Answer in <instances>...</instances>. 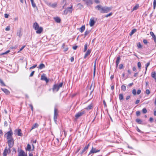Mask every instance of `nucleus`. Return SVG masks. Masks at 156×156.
Listing matches in <instances>:
<instances>
[{
  "label": "nucleus",
  "mask_w": 156,
  "mask_h": 156,
  "mask_svg": "<svg viewBox=\"0 0 156 156\" xmlns=\"http://www.w3.org/2000/svg\"><path fill=\"white\" fill-rule=\"evenodd\" d=\"M95 8L102 13H107L111 10L112 9V7H103L101 5H97Z\"/></svg>",
  "instance_id": "obj_1"
},
{
  "label": "nucleus",
  "mask_w": 156,
  "mask_h": 156,
  "mask_svg": "<svg viewBox=\"0 0 156 156\" xmlns=\"http://www.w3.org/2000/svg\"><path fill=\"white\" fill-rule=\"evenodd\" d=\"M8 142L9 147V153H10L11 152L10 149L12 147L14 144V141L13 139L8 140Z\"/></svg>",
  "instance_id": "obj_2"
},
{
  "label": "nucleus",
  "mask_w": 156,
  "mask_h": 156,
  "mask_svg": "<svg viewBox=\"0 0 156 156\" xmlns=\"http://www.w3.org/2000/svg\"><path fill=\"white\" fill-rule=\"evenodd\" d=\"M58 115V112L57 109L55 108L54 109V121L56 122L57 121V117Z\"/></svg>",
  "instance_id": "obj_3"
},
{
  "label": "nucleus",
  "mask_w": 156,
  "mask_h": 156,
  "mask_svg": "<svg viewBox=\"0 0 156 156\" xmlns=\"http://www.w3.org/2000/svg\"><path fill=\"white\" fill-rule=\"evenodd\" d=\"M72 7H70L67 8L64 11V14L66 15L69 12L70 13H71L72 11Z\"/></svg>",
  "instance_id": "obj_4"
},
{
  "label": "nucleus",
  "mask_w": 156,
  "mask_h": 156,
  "mask_svg": "<svg viewBox=\"0 0 156 156\" xmlns=\"http://www.w3.org/2000/svg\"><path fill=\"white\" fill-rule=\"evenodd\" d=\"M6 134L7 135V139L8 140L13 139L12 138V131H10L8 132Z\"/></svg>",
  "instance_id": "obj_5"
},
{
  "label": "nucleus",
  "mask_w": 156,
  "mask_h": 156,
  "mask_svg": "<svg viewBox=\"0 0 156 156\" xmlns=\"http://www.w3.org/2000/svg\"><path fill=\"white\" fill-rule=\"evenodd\" d=\"M84 113L85 112L84 111L79 112L76 114L75 117L76 119H78L80 116H82Z\"/></svg>",
  "instance_id": "obj_6"
},
{
  "label": "nucleus",
  "mask_w": 156,
  "mask_h": 156,
  "mask_svg": "<svg viewBox=\"0 0 156 156\" xmlns=\"http://www.w3.org/2000/svg\"><path fill=\"white\" fill-rule=\"evenodd\" d=\"M100 151V150H97L96 148H94L92 147V149L89 152V154L99 152Z\"/></svg>",
  "instance_id": "obj_7"
},
{
  "label": "nucleus",
  "mask_w": 156,
  "mask_h": 156,
  "mask_svg": "<svg viewBox=\"0 0 156 156\" xmlns=\"http://www.w3.org/2000/svg\"><path fill=\"white\" fill-rule=\"evenodd\" d=\"M95 23L94 18H91L90 20L89 24L90 27L93 26Z\"/></svg>",
  "instance_id": "obj_8"
},
{
  "label": "nucleus",
  "mask_w": 156,
  "mask_h": 156,
  "mask_svg": "<svg viewBox=\"0 0 156 156\" xmlns=\"http://www.w3.org/2000/svg\"><path fill=\"white\" fill-rule=\"evenodd\" d=\"M39 27V25L37 23L35 22L34 23L33 27L35 30H37Z\"/></svg>",
  "instance_id": "obj_9"
},
{
  "label": "nucleus",
  "mask_w": 156,
  "mask_h": 156,
  "mask_svg": "<svg viewBox=\"0 0 156 156\" xmlns=\"http://www.w3.org/2000/svg\"><path fill=\"white\" fill-rule=\"evenodd\" d=\"M36 30V33L37 34H40L42 32L43 30V28L42 27H39V28Z\"/></svg>",
  "instance_id": "obj_10"
},
{
  "label": "nucleus",
  "mask_w": 156,
  "mask_h": 156,
  "mask_svg": "<svg viewBox=\"0 0 156 156\" xmlns=\"http://www.w3.org/2000/svg\"><path fill=\"white\" fill-rule=\"evenodd\" d=\"M59 89V88L57 84H55V85H54L52 88V90L53 91H58Z\"/></svg>",
  "instance_id": "obj_11"
},
{
  "label": "nucleus",
  "mask_w": 156,
  "mask_h": 156,
  "mask_svg": "<svg viewBox=\"0 0 156 156\" xmlns=\"http://www.w3.org/2000/svg\"><path fill=\"white\" fill-rule=\"evenodd\" d=\"M18 156H27V154H25L24 151L23 150H21Z\"/></svg>",
  "instance_id": "obj_12"
},
{
  "label": "nucleus",
  "mask_w": 156,
  "mask_h": 156,
  "mask_svg": "<svg viewBox=\"0 0 156 156\" xmlns=\"http://www.w3.org/2000/svg\"><path fill=\"white\" fill-rule=\"evenodd\" d=\"M121 59L120 56H118L117 57L116 60V67L118 66V65L120 62Z\"/></svg>",
  "instance_id": "obj_13"
},
{
  "label": "nucleus",
  "mask_w": 156,
  "mask_h": 156,
  "mask_svg": "<svg viewBox=\"0 0 156 156\" xmlns=\"http://www.w3.org/2000/svg\"><path fill=\"white\" fill-rule=\"evenodd\" d=\"M41 80L45 81L47 83L48 81V79L44 75H42L41 76Z\"/></svg>",
  "instance_id": "obj_14"
},
{
  "label": "nucleus",
  "mask_w": 156,
  "mask_h": 156,
  "mask_svg": "<svg viewBox=\"0 0 156 156\" xmlns=\"http://www.w3.org/2000/svg\"><path fill=\"white\" fill-rule=\"evenodd\" d=\"M91 52V51L90 50H88L84 56V58H86L89 55Z\"/></svg>",
  "instance_id": "obj_15"
},
{
  "label": "nucleus",
  "mask_w": 156,
  "mask_h": 156,
  "mask_svg": "<svg viewBox=\"0 0 156 156\" xmlns=\"http://www.w3.org/2000/svg\"><path fill=\"white\" fill-rule=\"evenodd\" d=\"M1 90L3 91L5 94H8L9 93V91L7 89L5 88H1Z\"/></svg>",
  "instance_id": "obj_16"
},
{
  "label": "nucleus",
  "mask_w": 156,
  "mask_h": 156,
  "mask_svg": "<svg viewBox=\"0 0 156 156\" xmlns=\"http://www.w3.org/2000/svg\"><path fill=\"white\" fill-rule=\"evenodd\" d=\"M15 132H17V134L18 136H22V133H21V130L20 129H18V130H15Z\"/></svg>",
  "instance_id": "obj_17"
},
{
  "label": "nucleus",
  "mask_w": 156,
  "mask_h": 156,
  "mask_svg": "<svg viewBox=\"0 0 156 156\" xmlns=\"http://www.w3.org/2000/svg\"><path fill=\"white\" fill-rule=\"evenodd\" d=\"M54 20H55V21L58 23H59L61 22V19L60 18L58 17H54Z\"/></svg>",
  "instance_id": "obj_18"
},
{
  "label": "nucleus",
  "mask_w": 156,
  "mask_h": 156,
  "mask_svg": "<svg viewBox=\"0 0 156 156\" xmlns=\"http://www.w3.org/2000/svg\"><path fill=\"white\" fill-rule=\"evenodd\" d=\"M83 1L85 2L87 5L92 4V0H83Z\"/></svg>",
  "instance_id": "obj_19"
},
{
  "label": "nucleus",
  "mask_w": 156,
  "mask_h": 156,
  "mask_svg": "<svg viewBox=\"0 0 156 156\" xmlns=\"http://www.w3.org/2000/svg\"><path fill=\"white\" fill-rule=\"evenodd\" d=\"M45 67V65L43 63L41 64L38 67L39 69H41L43 68H44Z\"/></svg>",
  "instance_id": "obj_20"
},
{
  "label": "nucleus",
  "mask_w": 156,
  "mask_h": 156,
  "mask_svg": "<svg viewBox=\"0 0 156 156\" xmlns=\"http://www.w3.org/2000/svg\"><path fill=\"white\" fill-rule=\"evenodd\" d=\"M39 125L37 123H35L34 125H33L32 127V128L31 130L34 129L35 128H37L38 126Z\"/></svg>",
  "instance_id": "obj_21"
},
{
  "label": "nucleus",
  "mask_w": 156,
  "mask_h": 156,
  "mask_svg": "<svg viewBox=\"0 0 156 156\" xmlns=\"http://www.w3.org/2000/svg\"><path fill=\"white\" fill-rule=\"evenodd\" d=\"M93 107V104H91L90 105L86 108V109L88 110H89L91 109Z\"/></svg>",
  "instance_id": "obj_22"
},
{
  "label": "nucleus",
  "mask_w": 156,
  "mask_h": 156,
  "mask_svg": "<svg viewBox=\"0 0 156 156\" xmlns=\"http://www.w3.org/2000/svg\"><path fill=\"white\" fill-rule=\"evenodd\" d=\"M97 59L95 60L94 62V76L95 73V71H96V61Z\"/></svg>",
  "instance_id": "obj_23"
},
{
  "label": "nucleus",
  "mask_w": 156,
  "mask_h": 156,
  "mask_svg": "<svg viewBox=\"0 0 156 156\" xmlns=\"http://www.w3.org/2000/svg\"><path fill=\"white\" fill-rule=\"evenodd\" d=\"M85 29V27L84 26H83L82 27L80 28V32L82 33L83 32Z\"/></svg>",
  "instance_id": "obj_24"
},
{
  "label": "nucleus",
  "mask_w": 156,
  "mask_h": 156,
  "mask_svg": "<svg viewBox=\"0 0 156 156\" xmlns=\"http://www.w3.org/2000/svg\"><path fill=\"white\" fill-rule=\"evenodd\" d=\"M31 147L29 144L27 145V148H26V150L28 151H30L31 150Z\"/></svg>",
  "instance_id": "obj_25"
},
{
  "label": "nucleus",
  "mask_w": 156,
  "mask_h": 156,
  "mask_svg": "<svg viewBox=\"0 0 156 156\" xmlns=\"http://www.w3.org/2000/svg\"><path fill=\"white\" fill-rule=\"evenodd\" d=\"M30 1L31 3V4H32V6L34 8L36 7V5L35 3L34 2V0H30Z\"/></svg>",
  "instance_id": "obj_26"
},
{
  "label": "nucleus",
  "mask_w": 156,
  "mask_h": 156,
  "mask_svg": "<svg viewBox=\"0 0 156 156\" xmlns=\"http://www.w3.org/2000/svg\"><path fill=\"white\" fill-rule=\"evenodd\" d=\"M119 98L120 100L123 99V96L122 94H119Z\"/></svg>",
  "instance_id": "obj_27"
},
{
  "label": "nucleus",
  "mask_w": 156,
  "mask_h": 156,
  "mask_svg": "<svg viewBox=\"0 0 156 156\" xmlns=\"http://www.w3.org/2000/svg\"><path fill=\"white\" fill-rule=\"evenodd\" d=\"M57 5V4L56 3H55L53 4H51V5H50L49 6L53 8H55L56 6Z\"/></svg>",
  "instance_id": "obj_28"
},
{
  "label": "nucleus",
  "mask_w": 156,
  "mask_h": 156,
  "mask_svg": "<svg viewBox=\"0 0 156 156\" xmlns=\"http://www.w3.org/2000/svg\"><path fill=\"white\" fill-rule=\"evenodd\" d=\"M136 31V29H133V30H132L130 34V36H132L133 34Z\"/></svg>",
  "instance_id": "obj_29"
},
{
  "label": "nucleus",
  "mask_w": 156,
  "mask_h": 156,
  "mask_svg": "<svg viewBox=\"0 0 156 156\" xmlns=\"http://www.w3.org/2000/svg\"><path fill=\"white\" fill-rule=\"evenodd\" d=\"M151 77L153 78L156 77V73L155 72H153L151 73Z\"/></svg>",
  "instance_id": "obj_30"
},
{
  "label": "nucleus",
  "mask_w": 156,
  "mask_h": 156,
  "mask_svg": "<svg viewBox=\"0 0 156 156\" xmlns=\"http://www.w3.org/2000/svg\"><path fill=\"white\" fill-rule=\"evenodd\" d=\"M121 90L123 91H125L126 90V87L124 85H122L121 87Z\"/></svg>",
  "instance_id": "obj_31"
},
{
  "label": "nucleus",
  "mask_w": 156,
  "mask_h": 156,
  "mask_svg": "<svg viewBox=\"0 0 156 156\" xmlns=\"http://www.w3.org/2000/svg\"><path fill=\"white\" fill-rule=\"evenodd\" d=\"M136 122L140 124H141L142 122L141 120L139 119H136Z\"/></svg>",
  "instance_id": "obj_32"
},
{
  "label": "nucleus",
  "mask_w": 156,
  "mask_h": 156,
  "mask_svg": "<svg viewBox=\"0 0 156 156\" xmlns=\"http://www.w3.org/2000/svg\"><path fill=\"white\" fill-rule=\"evenodd\" d=\"M21 32L20 30L18 31L17 33V35L20 37L22 36Z\"/></svg>",
  "instance_id": "obj_33"
},
{
  "label": "nucleus",
  "mask_w": 156,
  "mask_h": 156,
  "mask_svg": "<svg viewBox=\"0 0 156 156\" xmlns=\"http://www.w3.org/2000/svg\"><path fill=\"white\" fill-rule=\"evenodd\" d=\"M8 152V150L7 149V148H6L3 152V154H5L6 155H7Z\"/></svg>",
  "instance_id": "obj_34"
},
{
  "label": "nucleus",
  "mask_w": 156,
  "mask_h": 156,
  "mask_svg": "<svg viewBox=\"0 0 156 156\" xmlns=\"http://www.w3.org/2000/svg\"><path fill=\"white\" fill-rule=\"evenodd\" d=\"M90 31V30H86L85 32V34H84L85 37L87 35H88Z\"/></svg>",
  "instance_id": "obj_35"
},
{
  "label": "nucleus",
  "mask_w": 156,
  "mask_h": 156,
  "mask_svg": "<svg viewBox=\"0 0 156 156\" xmlns=\"http://www.w3.org/2000/svg\"><path fill=\"white\" fill-rule=\"evenodd\" d=\"M149 65H150V62H148V63H147V64H146V69H145L146 70H145V74H146V71L147 70V67L149 66Z\"/></svg>",
  "instance_id": "obj_36"
},
{
  "label": "nucleus",
  "mask_w": 156,
  "mask_h": 156,
  "mask_svg": "<svg viewBox=\"0 0 156 156\" xmlns=\"http://www.w3.org/2000/svg\"><path fill=\"white\" fill-rule=\"evenodd\" d=\"M156 6V0H154L153 2V8L155 9Z\"/></svg>",
  "instance_id": "obj_37"
},
{
  "label": "nucleus",
  "mask_w": 156,
  "mask_h": 156,
  "mask_svg": "<svg viewBox=\"0 0 156 156\" xmlns=\"http://www.w3.org/2000/svg\"><path fill=\"white\" fill-rule=\"evenodd\" d=\"M150 35L153 38L156 37L154 34V33L152 32H150Z\"/></svg>",
  "instance_id": "obj_38"
},
{
  "label": "nucleus",
  "mask_w": 156,
  "mask_h": 156,
  "mask_svg": "<svg viewBox=\"0 0 156 156\" xmlns=\"http://www.w3.org/2000/svg\"><path fill=\"white\" fill-rule=\"evenodd\" d=\"M87 44H86L84 45V51H83L84 52H85L87 51Z\"/></svg>",
  "instance_id": "obj_39"
},
{
  "label": "nucleus",
  "mask_w": 156,
  "mask_h": 156,
  "mask_svg": "<svg viewBox=\"0 0 156 156\" xmlns=\"http://www.w3.org/2000/svg\"><path fill=\"white\" fill-rule=\"evenodd\" d=\"M137 66L138 67V68L139 69H141V63L140 62H139L137 63Z\"/></svg>",
  "instance_id": "obj_40"
},
{
  "label": "nucleus",
  "mask_w": 156,
  "mask_h": 156,
  "mask_svg": "<svg viewBox=\"0 0 156 156\" xmlns=\"http://www.w3.org/2000/svg\"><path fill=\"white\" fill-rule=\"evenodd\" d=\"M139 7V6L138 5H136L133 8V10H136Z\"/></svg>",
  "instance_id": "obj_41"
},
{
  "label": "nucleus",
  "mask_w": 156,
  "mask_h": 156,
  "mask_svg": "<svg viewBox=\"0 0 156 156\" xmlns=\"http://www.w3.org/2000/svg\"><path fill=\"white\" fill-rule=\"evenodd\" d=\"M132 93L134 95L136 94V91L135 89H133L132 91Z\"/></svg>",
  "instance_id": "obj_42"
},
{
  "label": "nucleus",
  "mask_w": 156,
  "mask_h": 156,
  "mask_svg": "<svg viewBox=\"0 0 156 156\" xmlns=\"http://www.w3.org/2000/svg\"><path fill=\"white\" fill-rule=\"evenodd\" d=\"M142 112H143V113H144V114L146 113V112H147V110L145 108H144L142 109Z\"/></svg>",
  "instance_id": "obj_43"
},
{
  "label": "nucleus",
  "mask_w": 156,
  "mask_h": 156,
  "mask_svg": "<svg viewBox=\"0 0 156 156\" xmlns=\"http://www.w3.org/2000/svg\"><path fill=\"white\" fill-rule=\"evenodd\" d=\"M44 2L45 3L49 6H50V5H51V3L47 1H44Z\"/></svg>",
  "instance_id": "obj_44"
},
{
  "label": "nucleus",
  "mask_w": 156,
  "mask_h": 156,
  "mask_svg": "<svg viewBox=\"0 0 156 156\" xmlns=\"http://www.w3.org/2000/svg\"><path fill=\"white\" fill-rule=\"evenodd\" d=\"M0 83H1L3 86H5V85L4 83L3 82V81L1 79H0Z\"/></svg>",
  "instance_id": "obj_45"
},
{
  "label": "nucleus",
  "mask_w": 156,
  "mask_h": 156,
  "mask_svg": "<svg viewBox=\"0 0 156 156\" xmlns=\"http://www.w3.org/2000/svg\"><path fill=\"white\" fill-rule=\"evenodd\" d=\"M0 83H1L3 86H5V85L4 83L3 82V81L1 79H0Z\"/></svg>",
  "instance_id": "obj_46"
},
{
  "label": "nucleus",
  "mask_w": 156,
  "mask_h": 156,
  "mask_svg": "<svg viewBox=\"0 0 156 156\" xmlns=\"http://www.w3.org/2000/svg\"><path fill=\"white\" fill-rule=\"evenodd\" d=\"M62 85H63V83H61L60 84H59L58 85V87L59 88H59L60 87H62Z\"/></svg>",
  "instance_id": "obj_47"
},
{
  "label": "nucleus",
  "mask_w": 156,
  "mask_h": 156,
  "mask_svg": "<svg viewBox=\"0 0 156 156\" xmlns=\"http://www.w3.org/2000/svg\"><path fill=\"white\" fill-rule=\"evenodd\" d=\"M87 148H86L85 147L82 150L81 153V154H82L83 153H84V152L87 150Z\"/></svg>",
  "instance_id": "obj_48"
},
{
  "label": "nucleus",
  "mask_w": 156,
  "mask_h": 156,
  "mask_svg": "<svg viewBox=\"0 0 156 156\" xmlns=\"http://www.w3.org/2000/svg\"><path fill=\"white\" fill-rule=\"evenodd\" d=\"M10 30V27L9 26H7L5 29V30L7 31L9 30Z\"/></svg>",
  "instance_id": "obj_49"
},
{
  "label": "nucleus",
  "mask_w": 156,
  "mask_h": 156,
  "mask_svg": "<svg viewBox=\"0 0 156 156\" xmlns=\"http://www.w3.org/2000/svg\"><path fill=\"white\" fill-rule=\"evenodd\" d=\"M137 46L138 47L140 48H141V47H142V45H141V44H140V43H139L137 45Z\"/></svg>",
  "instance_id": "obj_50"
},
{
  "label": "nucleus",
  "mask_w": 156,
  "mask_h": 156,
  "mask_svg": "<svg viewBox=\"0 0 156 156\" xmlns=\"http://www.w3.org/2000/svg\"><path fill=\"white\" fill-rule=\"evenodd\" d=\"M112 14V13L111 12L108 14H107L105 16V17H108L109 16H111Z\"/></svg>",
  "instance_id": "obj_51"
},
{
  "label": "nucleus",
  "mask_w": 156,
  "mask_h": 156,
  "mask_svg": "<svg viewBox=\"0 0 156 156\" xmlns=\"http://www.w3.org/2000/svg\"><path fill=\"white\" fill-rule=\"evenodd\" d=\"M136 115L137 116H138L140 115V112L139 111H137L136 112Z\"/></svg>",
  "instance_id": "obj_52"
},
{
  "label": "nucleus",
  "mask_w": 156,
  "mask_h": 156,
  "mask_svg": "<svg viewBox=\"0 0 156 156\" xmlns=\"http://www.w3.org/2000/svg\"><path fill=\"white\" fill-rule=\"evenodd\" d=\"M37 66V65L35 64V65H34L33 66H32L30 67V69H33L35 68Z\"/></svg>",
  "instance_id": "obj_53"
},
{
  "label": "nucleus",
  "mask_w": 156,
  "mask_h": 156,
  "mask_svg": "<svg viewBox=\"0 0 156 156\" xmlns=\"http://www.w3.org/2000/svg\"><path fill=\"white\" fill-rule=\"evenodd\" d=\"M119 68L120 69H122L123 68V65L122 64H120L119 65Z\"/></svg>",
  "instance_id": "obj_54"
},
{
  "label": "nucleus",
  "mask_w": 156,
  "mask_h": 156,
  "mask_svg": "<svg viewBox=\"0 0 156 156\" xmlns=\"http://www.w3.org/2000/svg\"><path fill=\"white\" fill-rule=\"evenodd\" d=\"M30 107L31 108V109L32 111H33V107L32 105V104L29 105Z\"/></svg>",
  "instance_id": "obj_55"
},
{
  "label": "nucleus",
  "mask_w": 156,
  "mask_h": 156,
  "mask_svg": "<svg viewBox=\"0 0 156 156\" xmlns=\"http://www.w3.org/2000/svg\"><path fill=\"white\" fill-rule=\"evenodd\" d=\"M146 93L147 94H149L150 93V91L149 90L147 89L146 91Z\"/></svg>",
  "instance_id": "obj_56"
},
{
  "label": "nucleus",
  "mask_w": 156,
  "mask_h": 156,
  "mask_svg": "<svg viewBox=\"0 0 156 156\" xmlns=\"http://www.w3.org/2000/svg\"><path fill=\"white\" fill-rule=\"evenodd\" d=\"M34 71H32L31 73V74H30V77L32 76H33V75H34Z\"/></svg>",
  "instance_id": "obj_57"
},
{
  "label": "nucleus",
  "mask_w": 156,
  "mask_h": 156,
  "mask_svg": "<svg viewBox=\"0 0 156 156\" xmlns=\"http://www.w3.org/2000/svg\"><path fill=\"white\" fill-rule=\"evenodd\" d=\"M141 92V90H138L137 92V94H139Z\"/></svg>",
  "instance_id": "obj_58"
},
{
  "label": "nucleus",
  "mask_w": 156,
  "mask_h": 156,
  "mask_svg": "<svg viewBox=\"0 0 156 156\" xmlns=\"http://www.w3.org/2000/svg\"><path fill=\"white\" fill-rule=\"evenodd\" d=\"M94 2L97 4H98L100 3V1L99 0H94Z\"/></svg>",
  "instance_id": "obj_59"
},
{
  "label": "nucleus",
  "mask_w": 156,
  "mask_h": 156,
  "mask_svg": "<svg viewBox=\"0 0 156 156\" xmlns=\"http://www.w3.org/2000/svg\"><path fill=\"white\" fill-rule=\"evenodd\" d=\"M143 42L145 44H147V41L146 40L144 39L143 40Z\"/></svg>",
  "instance_id": "obj_60"
},
{
  "label": "nucleus",
  "mask_w": 156,
  "mask_h": 156,
  "mask_svg": "<svg viewBox=\"0 0 156 156\" xmlns=\"http://www.w3.org/2000/svg\"><path fill=\"white\" fill-rule=\"evenodd\" d=\"M9 15L8 14H5V18H8V17H9Z\"/></svg>",
  "instance_id": "obj_61"
},
{
  "label": "nucleus",
  "mask_w": 156,
  "mask_h": 156,
  "mask_svg": "<svg viewBox=\"0 0 156 156\" xmlns=\"http://www.w3.org/2000/svg\"><path fill=\"white\" fill-rule=\"evenodd\" d=\"M77 47V46H75L73 47V48L74 50H76Z\"/></svg>",
  "instance_id": "obj_62"
},
{
  "label": "nucleus",
  "mask_w": 156,
  "mask_h": 156,
  "mask_svg": "<svg viewBox=\"0 0 156 156\" xmlns=\"http://www.w3.org/2000/svg\"><path fill=\"white\" fill-rule=\"evenodd\" d=\"M153 119L152 117H150L149 119V121L150 122H152L153 121Z\"/></svg>",
  "instance_id": "obj_63"
},
{
  "label": "nucleus",
  "mask_w": 156,
  "mask_h": 156,
  "mask_svg": "<svg viewBox=\"0 0 156 156\" xmlns=\"http://www.w3.org/2000/svg\"><path fill=\"white\" fill-rule=\"evenodd\" d=\"M140 101L139 100H136V102H135L136 104H138V103H139Z\"/></svg>",
  "instance_id": "obj_64"
}]
</instances>
